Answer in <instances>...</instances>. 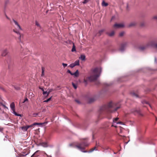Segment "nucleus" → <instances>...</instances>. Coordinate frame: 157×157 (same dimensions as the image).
Returning a JSON list of instances; mask_svg holds the SVG:
<instances>
[{
    "instance_id": "obj_1",
    "label": "nucleus",
    "mask_w": 157,
    "mask_h": 157,
    "mask_svg": "<svg viewBox=\"0 0 157 157\" xmlns=\"http://www.w3.org/2000/svg\"><path fill=\"white\" fill-rule=\"evenodd\" d=\"M120 107V106H117L116 104L110 102L107 105L102 106L100 110L101 112L104 111L108 113H112L116 111Z\"/></svg>"
},
{
    "instance_id": "obj_2",
    "label": "nucleus",
    "mask_w": 157,
    "mask_h": 157,
    "mask_svg": "<svg viewBox=\"0 0 157 157\" xmlns=\"http://www.w3.org/2000/svg\"><path fill=\"white\" fill-rule=\"evenodd\" d=\"M101 71V68L96 67L92 70L91 75L87 78V79L91 81L96 80L100 75Z\"/></svg>"
},
{
    "instance_id": "obj_3",
    "label": "nucleus",
    "mask_w": 157,
    "mask_h": 157,
    "mask_svg": "<svg viewBox=\"0 0 157 157\" xmlns=\"http://www.w3.org/2000/svg\"><path fill=\"white\" fill-rule=\"evenodd\" d=\"M88 145L89 144L86 142H84L82 143L78 144L77 145H75V147L82 152H88V151H83V150L85 149L86 147H87ZM96 146L94 147L91 149L88 152H91L94 150H96Z\"/></svg>"
},
{
    "instance_id": "obj_4",
    "label": "nucleus",
    "mask_w": 157,
    "mask_h": 157,
    "mask_svg": "<svg viewBox=\"0 0 157 157\" xmlns=\"http://www.w3.org/2000/svg\"><path fill=\"white\" fill-rule=\"evenodd\" d=\"M150 47L155 49L157 50V41L155 40L149 41L145 45L140 47V49L141 50H144Z\"/></svg>"
},
{
    "instance_id": "obj_5",
    "label": "nucleus",
    "mask_w": 157,
    "mask_h": 157,
    "mask_svg": "<svg viewBox=\"0 0 157 157\" xmlns=\"http://www.w3.org/2000/svg\"><path fill=\"white\" fill-rule=\"evenodd\" d=\"M48 123V122H45L43 123H34L32 125H26L25 126H23L21 127V128L22 130L24 131H26L29 128L33 127L34 125H43L44 124H46Z\"/></svg>"
},
{
    "instance_id": "obj_6",
    "label": "nucleus",
    "mask_w": 157,
    "mask_h": 157,
    "mask_svg": "<svg viewBox=\"0 0 157 157\" xmlns=\"http://www.w3.org/2000/svg\"><path fill=\"white\" fill-rule=\"evenodd\" d=\"M131 112L135 115H138L141 116L142 114L140 113V110L139 108H134L131 110Z\"/></svg>"
},
{
    "instance_id": "obj_7",
    "label": "nucleus",
    "mask_w": 157,
    "mask_h": 157,
    "mask_svg": "<svg viewBox=\"0 0 157 157\" xmlns=\"http://www.w3.org/2000/svg\"><path fill=\"white\" fill-rule=\"evenodd\" d=\"M10 107L13 111V113L16 116H21L20 114H17L15 111V105L14 103L13 102L10 105Z\"/></svg>"
},
{
    "instance_id": "obj_8",
    "label": "nucleus",
    "mask_w": 157,
    "mask_h": 157,
    "mask_svg": "<svg viewBox=\"0 0 157 157\" xmlns=\"http://www.w3.org/2000/svg\"><path fill=\"white\" fill-rule=\"evenodd\" d=\"M29 52V51L27 48H23L21 46V48L20 50V53L21 55L27 54H28V52Z\"/></svg>"
},
{
    "instance_id": "obj_9",
    "label": "nucleus",
    "mask_w": 157,
    "mask_h": 157,
    "mask_svg": "<svg viewBox=\"0 0 157 157\" xmlns=\"http://www.w3.org/2000/svg\"><path fill=\"white\" fill-rule=\"evenodd\" d=\"M128 45V43L127 42H124L122 43L120 45L119 50L121 51H123Z\"/></svg>"
},
{
    "instance_id": "obj_10",
    "label": "nucleus",
    "mask_w": 157,
    "mask_h": 157,
    "mask_svg": "<svg viewBox=\"0 0 157 157\" xmlns=\"http://www.w3.org/2000/svg\"><path fill=\"white\" fill-rule=\"evenodd\" d=\"M40 154V151L37 150L36 151L31 157H38Z\"/></svg>"
},
{
    "instance_id": "obj_11",
    "label": "nucleus",
    "mask_w": 157,
    "mask_h": 157,
    "mask_svg": "<svg viewBox=\"0 0 157 157\" xmlns=\"http://www.w3.org/2000/svg\"><path fill=\"white\" fill-rule=\"evenodd\" d=\"M124 27V25L123 24H115L114 25V27L116 28H122Z\"/></svg>"
},
{
    "instance_id": "obj_12",
    "label": "nucleus",
    "mask_w": 157,
    "mask_h": 157,
    "mask_svg": "<svg viewBox=\"0 0 157 157\" xmlns=\"http://www.w3.org/2000/svg\"><path fill=\"white\" fill-rule=\"evenodd\" d=\"M13 31L14 32H15V33H17V34H18L19 36L18 37V40H19V42H21L22 41H21V37H23V35L22 34H20L19 33V32L17 31H15V30H13Z\"/></svg>"
},
{
    "instance_id": "obj_13",
    "label": "nucleus",
    "mask_w": 157,
    "mask_h": 157,
    "mask_svg": "<svg viewBox=\"0 0 157 157\" xmlns=\"http://www.w3.org/2000/svg\"><path fill=\"white\" fill-rule=\"evenodd\" d=\"M13 21L14 22L15 24L17 26V28L19 29H20L21 30H22L20 26L19 25L18 23L14 19H13Z\"/></svg>"
},
{
    "instance_id": "obj_14",
    "label": "nucleus",
    "mask_w": 157,
    "mask_h": 157,
    "mask_svg": "<svg viewBox=\"0 0 157 157\" xmlns=\"http://www.w3.org/2000/svg\"><path fill=\"white\" fill-rule=\"evenodd\" d=\"M96 98L95 97H92L90 98L88 100V102L89 103H91L93 102H94L95 100H96Z\"/></svg>"
},
{
    "instance_id": "obj_15",
    "label": "nucleus",
    "mask_w": 157,
    "mask_h": 157,
    "mask_svg": "<svg viewBox=\"0 0 157 157\" xmlns=\"http://www.w3.org/2000/svg\"><path fill=\"white\" fill-rule=\"evenodd\" d=\"M136 24V22L135 21L132 22L128 25V26L129 27H133L135 26Z\"/></svg>"
},
{
    "instance_id": "obj_16",
    "label": "nucleus",
    "mask_w": 157,
    "mask_h": 157,
    "mask_svg": "<svg viewBox=\"0 0 157 157\" xmlns=\"http://www.w3.org/2000/svg\"><path fill=\"white\" fill-rule=\"evenodd\" d=\"M8 52L7 49H4L2 54V56H5L8 53Z\"/></svg>"
},
{
    "instance_id": "obj_17",
    "label": "nucleus",
    "mask_w": 157,
    "mask_h": 157,
    "mask_svg": "<svg viewBox=\"0 0 157 157\" xmlns=\"http://www.w3.org/2000/svg\"><path fill=\"white\" fill-rule=\"evenodd\" d=\"M79 71L78 70H77L75 72L72 73V75H74L75 77H78L79 75Z\"/></svg>"
},
{
    "instance_id": "obj_18",
    "label": "nucleus",
    "mask_w": 157,
    "mask_h": 157,
    "mask_svg": "<svg viewBox=\"0 0 157 157\" xmlns=\"http://www.w3.org/2000/svg\"><path fill=\"white\" fill-rule=\"evenodd\" d=\"M107 34L109 36L112 37L114 35V32L113 31H112L111 32H107Z\"/></svg>"
},
{
    "instance_id": "obj_19",
    "label": "nucleus",
    "mask_w": 157,
    "mask_h": 157,
    "mask_svg": "<svg viewBox=\"0 0 157 157\" xmlns=\"http://www.w3.org/2000/svg\"><path fill=\"white\" fill-rule=\"evenodd\" d=\"M104 31V29H102L99 31L98 33L97 34V35L99 36H100Z\"/></svg>"
},
{
    "instance_id": "obj_20",
    "label": "nucleus",
    "mask_w": 157,
    "mask_h": 157,
    "mask_svg": "<svg viewBox=\"0 0 157 157\" xmlns=\"http://www.w3.org/2000/svg\"><path fill=\"white\" fill-rule=\"evenodd\" d=\"M131 95L133 97H135L136 98H138L139 97L138 95L137 94L134 92L131 93Z\"/></svg>"
},
{
    "instance_id": "obj_21",
    "label": "nucleus",
    "mask_w": 157,
    "mask_h": 157,
    "mask_svg": "<svg viewBox=\"0 0 157 157\" xmlns=\"http://www.w3.org/2000/svg\"><path fill=\"white\" fill-rule=\"evenodd\" d=\"M102 6H108V4L106 3L104 0L102 1L101 3Z\"/></svg>"
},
{
    "instance_id": "obj_22",
    "label": "nucleus",
    "mask_w": 157,
    "mask_h": 157,
    "mask_svg": "<svg viewBox=\"0 0 157 157\" xmlns=\"http://www.w3.org/2000/svg\"><path fill=\"white\" fill-rule=\"evenodd\" d=\"M85 56L84 55H81L80 56V58L82 60H85Z\"/></svg>"
},
{
    "instance_id": "obj_23",
    "label": "nucleus",
    "mask_w": 157,
    "mask_h": 157,
    "mask_svg": "<svg viewBox=\"0 0 157 157\" xmlns=\"http://www.w3.org/2000/svg\"><path fill=\"white\" fill-rule=\"evenodd\" d=\"M74 64L75 65L77 66L79 65V60H76L74 63Z\"/></svg>"
},
{
    "instance_id": "obj_24",
    "label": "nucleus",
    "mask_w": 157,
    "mask_h": 157,
    "mask_svg": "<svg viewBox=\"0 0 157 157\" xmlns=\"http://www.w3.org/2000/svg\"><path fill=\"white\" fill-rule=\"evenodd\" d=\"M35 24L38 27H39L40 29L41 28V26H40L38 22L37 21H36L35 22Z\"/></svg>"
},
{
    "instance_id": "obj_25",
    "label": "nucleus",
    "mask_w": 157,
    "mask_h": 157,
    "mask_svg": "<svg viewBox=\"0 0 157 157\" xmlns=\"http://www.w3.org/2000/svg\"><path fill=\"white\" fill-rule=\"evenodd\" d=\"M125 34V32H122L120 33L119 34V36L120 37H121L123 36Z\"/></svg>"
},
{
    "instance_id": "obj_26",
    "label": "nucleus",
    "mask_w": 157,
    "mask_h": 157,
    "mask_svg": "<svg viewBox=\"0 0 157 157\" xmlns=\"http://www.w3.org/2000/svg\"><path fill=\"white\" fill-rule=\"evenodd\" d=\"M41 145L44 147H47V143L45 142L42 143Z\"/></svg>"
},
{
    "instance_id": "obj_27",
    "label": "nucleus",
    "mask_w": 157,
    "mask_h": 157,
    "mask_svg": "<svg viewBox=\"0 0 157 157\" xmlns=\"http://www.w3.org/2000/svg\"><path fill=\"white\" fill-rule=\"evenodd\" d=\"M152 20H154L157 21V16L155 15L153 16L151 18Z\"/></svg>"
},
{
    "instance_id": "obj_28",
    "label": "nucleus",
    "mask_w": 157,
    "mask_h": 157,
    "mask_svg": "<svg viewBox=\"0 0 157 157\" xmlns=\"http://www.w3.org/2000/svg\"><path fill=\"white\" fill-rule=\"evenodd\" d=\"M42 74H41V76H43L44 75V68L42 67Z\"/></svg>"
},
{
    "instance_id": "obj_29",
    "label": "nucleus",
    "mask_w": 157,
    "mask_h": 157,
    "mask_svg": "<svg viewBox=\"0 0 157 157\" xmlns=\"http://www.w3.org/2000/svg\"><path fill=\"white\" fill-rule=\"evenodd\" d=\"M75 66V65L74 63H72L70 64L69 66L71 67V68H73Z\"/></svg>"
},
{
    "instance_id": "obj_30",
    "label": "nucleus",
    "mask_w": 157,
    "mask_h": 157,
    "mask_svg": "<svg viewBox=\"0 0 157 157\" xmlns=\"http://www.w3.org/2000/svg\"><path fill=\"white\" fill-rule=\"evenodd\" d=\"M75 51H76V49H75V47L74 45V44L72 48V49L71 51H72V52H73Z\"/></svg>"
},
{
    "instance_id": "obj_31",
    "label": "nucleus",
    "mask_w": 157,
    "mask_h": 157,
    "mask_svg": "<svg viewBox=\"0 0 157 157\" xmlns=\"http://www.w3.org/2000/svg\"><path fill=\"white\" fill-rule=\"evenodd\" d=\"M53 90H54L53 89H49L48 91V92L47 96H48L51 92L53 91Z\"/></svg>"
},
{
    "instance_id": "obj_32",
    "label": "nucleus",
    "mask_w": 157,
    "mask_h": 157,
    "mask_svg": "<svg viewBox=\"0 0 157 157\" xmlns=\"http://www.w3.org/2000/svg\"><path fill=\"white\" fill-rule=\"evenodd\" d=\"M72 85L73 86V87L75 89H76L77 88V86L76 85H75L74 83L73 82L72 83Z\"/></svg>"
},
{
    "instance_id": "obj_33",
    "label": "nucleus",
    "mask_w": 157,
    "mask_h": 157,
    "mask_svg": "<svg viewBox=\"0 0 157 157\" xmlns=\"http://www.w3.org/2000/svg\"><path fill=\"white\" fill-rule=\"evenodd\" d=\"M51 97L48 98V99L46 100H45L44 102H48V101H50L51 99Z\"/></svg>"
},
{
    "instance_id": "obj_34",
    "label": "nucleus",
    "mask_w": 157,
    "mask_h": 157,
    "mask_svg": "<svg viewBox=\"0 0 157 157\" xmlns=\"http://www.w3.org/2000/svg\"><path fill=\"white\" fill-rule=\"evenodd\" d=\"M119 118H116L113 119V122H116L118 120Z\"/></svg>"
},
{
    "instance_id": "obj_35",
    "label": "nucleus",
    "mask_w": 157,
    "mask_h": 157,
    "mask_svg": "<svg viewBox=\"0 0 157 157\" xmlns=\"http://www.w3.org/2000/svg\"><path fill=\"white\" fill-rule=\"evenodd\" d=\"M67 73H70L71 75H72V73L71 71L69 70H68L67 71Z\"/></svg>"
},
{
    "instance_id": "obj_36",
    "label": "nucleus",
    "mask_w": 157,
    "mask_h": 157,
    "mask_svg": "<svg viewBox=\"0 0 157 157\" xmlns=\"http://www.w3.org/2000/svg\"><path fill=\"white\" fill-rule=\"evenodd\" d=\"M62 65L64 68L65 67H66L67 65V64L63 63H62Z\"/></svg>"
},
{
    "instance_id": "obj_37",
    "label": "nucleus",
    "mask_w": 157,
    "mask_h": 157,
    "mask_svg": "<svg viewBox=\"0 0 157 157\" xmlns=\"http://www.w3.org/2000/svg\"><path fill=\"white\" fill-rule=\"evenodd\" d=\"M89 0H84L83 3L84 4H85L88 2Z\"/></svg>"
},
{
    "instance_id": "obj_38",
    "label": "nucleus",
    "mask_w": 157,
    "mask_h": 157,
    "mask_svg": "<svg viewBox=\"0 0 157 157\" xmlns=\"http://www.w3.org/2000/svg\"><path fill=\"white\" fill-rule=\"evenodd\" d=\"M44 83L45 85L47 86H48L49 85V83L48 82H44Z\"/></svg>"
},
{
    "instance_id": "obj_39",
    "label": "nucleus",
    "mask_w": 157,
    "mask_h": 157,
    "mask_svg": "<svg viewBox=\"0 0 157 157\" xmlns=\"http://www.w3.org/2000/svg\"><path fill=\"white\" fill-rule=\"evenodd\" d=\"M28 101V99L26 98L25 99L24 101L23 102V103H24V102H25L26 101Z\"/></svg>"
},
{
    "instance_id": "obj_40",
    "label": "nucleus",
    "mask_w": 157,
    "mask_h": 157,
    "mask_svg": "<svg viewBox=\"0 0 157 157\" xmlns=\"http://www.w3.org/2000/svg\"><path fill=\"white\" fill-rule=\"evenodd\" d=\"M48 92L47 91H44L43 92V94H48Z\"/></svg>"
},
{
    "instance_id": "obj_41",
    "label": "nucleus",
    "mask_w": 157,
    "mask_h": 157,
    "mask_svg": "<svg viewBox=\"0 0 157 157\" xmlns=\"http://www.w3.org/2000/svg\"><path fill=\"white\" fill-rule=\"evenodd\" d=\"M14 88H15V89H16L17 90H19L20 89V88L18 87H14Z\"/></svg>"
},
{
    "instance_id": "obj_42",
    "label": "nucleus",
    "mask_w": 157,
    "mask_h": 157,
    "mask_svg": "<svg viewBox=\"0 0 157 157\" xmlns=\"http://www.w3.org/2000/svg\"><path fill=\"white\" fill-rule=\"evenodd\" d=\"M39 89L43 91V92L44 91V90L43 88H42L41 87H39Z\"/></svg>"
},
{
    "instance_id": "obj_43",
    "label": "nucleus",
    "mask_w": 157,
    "mask_h": 157,
    "mask_svg": "<svg viewBox=\"0 0 157 157\" xmlns=\"http://www.w3.org/2000/svg\"><path fill=\"white\" fill-rule=\"evenodd\" d=\"M3 130V128H2L0 127V131L2 132Z\"/></svg>"
},
{
    "instance_id": "obj_44",
    "label": "nucleus",
    "mask_w": 157,
    "mask_h": 157,
    "mask_svg": "<svg viewBox=\"0 0 157 157\" xmlns=\"http://www.w3.org/2000/svg\"><path fill=\"white\" fill-rule=\"evenodd\" d=\"M84 82L85 83H87V80H86V79H84Z\"/></svg>"
},
{
    "instance_id": "obj_45",
    "label": "nucleus",
    "mask_w": 157,
    "mask_h": 157,
    "mask_svg": "<svg viewBox=\"0 0 157 157\" xmlns=\"http://www.w3.org/2000/svg\"><path fill=\"white\" fill-rule=\"evenodd\" d=\"M117 124H123V122H117Z\"/></svg>"
},
{
    "instance_id": "obj_46",
    "label": "nucleus",
    "mask_w": 157,
    "mask_h": 157,
    "mask_svg": "<svg viewBox=\"0 0 157 157\" xmlns=\"http://www.w3.org/2000/svg\"><path fill=\"white\" fill-rule=\"evenodd\" d=\"M146 104H149V106L151 107V105H150V104H149L148 103V102H146Z\"/></svg>"
},
{
    "instance_id": "obj_47",
    "label": "nucleus",
    "mask_w": 157,
    "mask_h": 157,
    "mask_svg": "<svg viewBox=\"0 0 157 157\" xmlns=\"http://www.w3.org/2000/svg\"><path fill=\"white\" fill-rule=\"evenodd\" d=\"M75 101H76L77 102V103H79V101H78V100H75Z\"/></svg>"
},
{
    "instance_id": "obj_48",
    "label": "nucleus",
    "mask_w": 157,
    "mask_h": 157,
    "mask_svg": "<svg viewBox=\"0 0 157 157\" xmlns=\"http://www.w3.org/2000/svg\"><path fill=\"white\" fill-rule=\"evenodd\" d=\"M6 17L7 19H10V18L7 16H6Z\"/></svg>"
},
{
    "instance_id": "obj_49",
    "label": "nucleus",
    "mask_w": 157,
    "mask_h": 157,
    "mask_svg": "<svg viewBox=\"0 0 157 157\" xmlns=\"http://www.w3.org/2000/svg\"><path fill=\"white\" fill-rule=\"evenodd\" d=\"M111 126H112V127H116V126H115L113 125V124H112V125Z\"/></svg>"
},
{
    "instance_id": "obj_50",
    "label": "nucleus",
    "mask_w": 157,
    "mask_h": 157,
    "mask_svg": "<svg viewBox=\"0 0 157 157\" xmlns=\"http://www.w3.org/2000/svg\"><path fill=\"white\" fill-rule=\"evenodd\" d=\"M128 5H127V8H128Z\"/></svg>"
},
{
    "instance_id": "obj_51",
    "label": "nucleus",
    "mask_w": 157,
    "mask_h": 157,
    "mask_svg": "<svg viewBox=\"0 0 157 157\" xmlns=\"http://www.w3.org/2000/svg\"><path fill=\"white\" fill-rule=\"evenodd\" d=\"M108 127V126H105V127L106 128V127Z\"/></svg>"
},
{
    "instance_id": "obj_52",
    "label": "nucleus",
    "mask_w": 157,
    "mask_h": 157,
    "mask_svg": "<svg viewBox=\"0 0 157 157\" xmlns=\"http://www.w3.org/2000/svg\"><path fill=\"white\" fill-rule=\"evenodd\" d=\"M156 120H157V118H156Z\"/></svg>"
}]
</instances>
